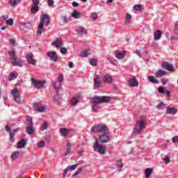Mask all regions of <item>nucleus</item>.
Returning a JSON list of instances; mask_svg holds the SVG:
<instances>
[{
  "label": "nucleus",
  "instance_id": "nucleus-29",
  "mask_svg": "<svg viewBox=\"0 0 178 178\" xmlns=\"http://www.w3.org/2000/svg\"><path fill=\"white\" fill-rule=\"evenodd\" d=\"M26 133L29 135H33L35 133V129L33 127V125H27L26 127Z\"/></svg>",
  "mask_w": 178,
  "mask_h": 178
},
{
  "label": "nucleus",
  "instance_id": "nucleus-30",
  "mask_svg": "<svg viewBox=\"0 0 178 178\" xmlns=\"http://www.w3.org/2000/svg\"><path fill=\"white\" fill-rule=\"evenodd\" d=\"M131 23V15L127 13L125 15L124 24L126 26L130 24Z\"/></svg>",
  "mask_w": 178,
  "mask_h": 178
},
{
  "label": "nucleus",
  "instance_id": "nucleus-23",
  "mask_svg": "<svg viewBox=\"0 0 178 178\" xmlns=\"http://www.w3.org/2000/svg\"><path fill=\"white\" fill-rule=\"evenodd\" d=\"M71 131L70 129H67L66 128H60L59 129V133L62 137H67L69 133Z\"/></svg>",
  "mask_w": 178,
  "mask_h": 178
},
{
  "label": "nucleus",
  "instance_id": "nucleus-54",
  "mask_svg": "<svg viewBox=\"0 0 178 178\" xmlns=\"http://www.w3.org/2000/svg\"><path fill=\"white\" fill-rule=\"evenodd\" d=\"M54 0H47L48 6H54Z\"/></svg>",
  "mask_w": 178,
  "mask_h": 178
},
{
  "label": "nucleus",
  "instance_id": "nucleus-39",
  "mask_svg": "<svg viewBox=\"0 0 178 178\" xmlns=\"http://www.w3.org/2000/svg\"><path fill=\"white\" fill-rule=\"evenodd\" d=\"M98 109H99V106L98 104H92V112H95V113H97V112H98Z\"/></svg>",
  "mask_w": 178,
  "mask_h": 178
},
{
  "label": "nucleus",
  "instance_id": "nucleus-18",
  "mask_svg": "<svg viewBox=\"0 0 178 178\" xmlns=\"http://www.w3.org/2000/svg\"><path fill=\"white\" fill-rule=\"evenodd\" d=\"M77 166H79V164H74L72 165L67 166L63 171V177H66L67 172H69V170H74Z\"/></svg>",
  "mask_w": 178,
  "mask_h": 178
},
{
  "label": "nucleus",
  "instance_id": "nucleus-50",
  "mask_svg": "<svg viewBox=\"0 0 178 178\" xmlns=\"http://www.w3.org/2000/svg\"><path fill=\"white\" fill-rule=\"evenodd\" d=\"M42 147H45V142H44V140H40L38 143V148H42Z\"/></svg>",
  "mask_w": 178,
  "mask_h": 178
},
{
  "label": "nucleus",
  "instance_id": "nucleus-45",
  "mask_svg": "<svg viewBox=\"0 0 178 178\" xmlns=\"http://www.w3.org/2000/svg\"><path fill=\"white\" fill-rule=\"evenodd\" d=\"M41 129L42 131L47 130V129H48V122L47 121L43 122Z\"/></svg>",
  "mask_w": 178,
  "mask_h": 178
},
{
  "label": "nucleus",
  "instance_id": "nucleus-25",
  "mask_svg": "<svg viewBox=\"0 0 178 178\" xmlns=\"http://www.w3.org/2000/svg\"><path fill=\"white\" fill-rule=\"evenodd\" d=\"M72 148V144L70 143H67L66 145V150L64 152V156H67V155H70L72 154V151L70 150Z\"/></svg>",
  "mask_w": 178,
  "mask_h": 178
},
{
  "label": "nucleus",
  "instance_id": "nucleus-32",
  "mask_svg": "<svg viewBox=\"0 0 178 178\" xmlns=\"http://www.w3.org/2000/svg\"><path fill=\"white\" fill-rule=\"evenodd\" d=\"M89 55H91V50L88 49L81 53V58H87Z\"/></svg>",
  "mask_w": 178,
  "mask_h": 178
},
{
  "label": "nucleus",
  "instance_id": "nucleus-26",
  "mask_svg": "<svg viewBox=\"0 0 178 178\" xmlns=\"http://www.w3.org/2000/svg\"><path fill=\"white\" fill-rule=\"evenodd\" d=\"M154 37L155 41H158L159 40H161V38L162 37V31L157 30L154 33Z\"/></svg>",
  "mask_w": 178,
  "mask_h": 178
},
{
  "label": "nucleus",
  "instance_id": "nucleus-4",
  "mask_svg": "<svg viewBox=\"0 0 178 178\" xmlns=\"http://www.w3.org/2000/svg\"><path fill=\"white\" fill-rule=\"evenodd\" d=\"M111 101V97L108 96H96L91 98V102L95 105H99V104H105L106 102H109Z\"/></svg>",
  "mask_w": 178,
  "mask_h": 178
},
{
  "label": "nucleus",
  "instance_id": "nucleus-6",
  "mask_svg": "<svg viewBox=\"0 0 178 178\" xmlns=\"http://www.w3.org/2000/svg\"><path fill=\"white\" fill-rule=\"evenodd\" d=\"M91 131L92 133H108L109 128L104 124H100L94 127H92Z\"/></svg>",
  "mask_w": 178,
  "mask_h": 178
},
{
  "label": "nucleus",
  "instance_id": "nucleus-19",
  "mask_svg": "<svg viewBox=\"0 0 178 178\" xmlns=\"http://www.w3.org/2000/svg\"><path fill=\"white\" fill-rule=\"evenodd\" d=\"M165 113L166 115H176L177 113V108L174 107H167Z\"/></svg>",
  "mask_w": 178,
  "mask_h": 178
},
{
  "label": "nucleus",
  "instance_id": "nucleus-8",
  "mask_svg": "<svg viewBox=\"0 0 178 178\" xmlns=\"http://www.w3.org/2000/svg\"><path fill=\"white\" fill-rule=\"evenodd\" d=\"M10 92L13 95V98L15 102H16V104H22V99L20 97V93L19 92V89H17V88H15L13 89Z\"/></svg>",
  "mask_w": 178,
  "mask_h": 178
},
{
  "label": "nucleus",
  "instance_id": "nucleus-27",
  "mask_svg": "<svg viewBox=\"0 0 178 178\" xmlns=\"http://www.w3.org/2000/svg\"><path fill=\"white\" fill-rule=\"evenodd\" d=\"M163 76H166V71H165L163 70H159L155 73V76L157 77V78L163 77Z\"/></svg>",
  "mask_w": 178,
  "mask_h": 178
},
{
  "label": "nucleus",
  "instance_id": "nucleus-13",
  "mask_svg": "<svg viewBox=\"0 0 178 178\" xmlns=\"http://www.w3.org/2000/svg\"><path fill=\"white\" fill-rule=\"evenodd\" d=\"M32 84L35 88H42V87H44V84H45V81H37L33 79Z\"/></svg>",
  "mask_w": 178,
  "mask_h": 178
},
{
  "label": "nucleus",
  "instance_id": "nucleus-15",
  "mask_svg": "<svg viewBox=\"0 0 178 178\" xmlns=\"http://www.w3.org/2000/svg\"><path fill=\"white\" fill-rule=\"evenodd\" d=\"M161 68L165 69V70H168L169 72H175V67H173V65L168 62L163 63L161 65Z\"/></svg>",
  "mask_w": 178,
  "mask_h": 178
},
{
  "label": "nucleus",
  "instance_id": "nucleus-9",
  "mask_svg": "<svg viewBox=\"0 0 178 178\" xmlns=\"http://www.w3.org/2000/svg\"><path fill=\"white\" fill-rule=\"evenodd\" d=\"M47 56L51 62H54V63H56L59 60V56L56 51H49L47 54Z\"/></svg>",
  "mask_w": 178,
  "mask_h": 178
},
{
  "label": "nucleus",
  "instance_id": "nucleus-2",
  "mask_svg": "<svg viewBox=\"0 0 178 178\" xmlns=\"http://www.w3.org/2000/svg\"><path fill=\"white\" fill-rule=\"evenodd\" d=\"M145 124H147V121L144 117H141L140 119L136 121V123L134 127L132 136H137L143 133V130L145 129Z\"/></svg>",
  "mask_w": 178,
  "mask_h": 178
},
{
  "label": "nucleus",
  "instance_id": "nucleus-20",
  "mask_svg": "<svg viewBox=\"0 0 178 178\" xmlns=\"http://www.w3.org/2000/svg\"><path fill=\"white\" fill-rule=\"evenodd\" d=\"M75 31L81 35H83V34H87V31L84 26H76Z\"/></svg>",
  "mask_w": 178,
  "mask_h": 178
},
{
  "label": "nucleus",
  "instance_id": "nucleus-17",
  "mask_svg": "<svg viewBox=\"0 0 178 178\" xmlns=\"http://www.w3.org/2000/svg\"><path fill=\"white\" fill-rule=\"evenodd\" d=\"M102 81L103 83L110 84L113 81V76H112V75H111L110 74H107L103 76Z\"/></svg>",
  "mask_w": 178,
  "mask_h": 178
},
{
  "label": "nucleus",
  "instance_id": "nucleus-49",
  "mask_svg": "<svg viewBox=\"0 0 178 178\" xmlns=\"http://www.w3.org/2000/svg\"><path fill=\"white\" fill-rule=\"evenodd\" d=\"M143 7V5L141 4H137L134 6V10H141V8Z\"/></svg>",
  "mask_w": 178,
  "mask_h": 178
},
{
  "label": "nucleus",
  "instance_id": "nucleus-11",
  "mask_svg": "<svg viewBox=\"0 0 178 178\" xmlns=\"http://www.w3.org/2000/svg\"><path fill=\"white\" fill-rule=\"evenodd\" d=\"M27 63L29 65H33V66H35L37 65V60L34 58V54L33 53H29L26 56Z\"/></svg>",
  "mask_w": 178,
  "mask_h": 178
},
{
  "label": "nucleus",
  "instance_id": "nucleus-14",
  "mask_svg": "<svg viewBox=\"0 0 178 178\" xmlns=\"http://www.w3.org/2000/svg\"><path fill=\"white\" fill-rule=\"evenodd\" d=\"M51 45L57 49L62 48L63 47V42L62 41V38H56L55 41L51 43Z\"/></svg>",
  "mask_w": 178,
  "mask_h": 178
},
{
  "label": "nucleus",
  "instance_id": "nucleus-28",
  "mask_svg": "<svg viewBox=\"0 0 178 178\" xmlns=\"http://www.w3.org/2000/svg\"><path fill=\"white\" fill-rule=\"evenodd\" d=\"M17 77H19V74L17 72H13L9 74L8 80L12 81V80H15V79H17Z\"/></svg>",
  "mask_w": 178,
  "mask_h": 178
},
{
  "label": "nucleus",
  "instance_id": "nucleus-55",
  "mask_svg": "<svg viewBox=\"0 0 178 178\" xmlns=\"http://www.w3.org/2000/svg\"><path fill=\"white\" fill-rule=\"evenodd\" d=\"M163 161L165 162V163H169V162H170V159L169 158V156H165L163 159Z\"/></svg>",
  "mask_w": 178,
  "mask_h": 178
},
{
  "label": "nucleus",
  "instance_id": "nucleus-47",
  "mask_svg": "<svg viewBox=\"0 0 178 178\" xmlns=\"http://www.w3.org/2000/svg\"><path fill=\"white\" fill-rule=\"evenodd\" d=\"M14 19L13 18L6 20V24L8 26H13Z\"/></svg>",
  "mask_w": 178,
  "mask_h": 178
},
{
  "label": "nucleus",
  "instance_id": "nucleus-62",
  "mask_svg": "<svg viewBox=\"0 0 178 178\" xmlns=\"http://www.w3.org/2000/svg\"><path fill=\"white\" fill-rule=\"evenodd\" d=\"M1 19H3V20H5L6 22V20H8L9 19V16H8V15H2L1 17Z\"/></svg>",
  "mask_w": 178,
  "mask_h": 178
},
{
  "label": "nucleus",
  "instance_id": "nucleus-46",
  "mask_svg": "<svg viewBox=\"0 0 178 178\" xmlns=\"http://www.w3.org/2000/svg\"><path fill=\"white\" fill-rule=\"evenodd\" d=\"M174 32L178 35V21L175 23Z\"/></svg>",
  "mask_w": 178,
  "mask_h": 178
},
{
  "label": "nucleus",
  "instance_id": "nucleus-35",
  "mask_svg": "<svg viewBox=\"0 0 178 178\" xmlns=\"http://www.w3.org/2000/svg\"><path fill=\"white\" fill-rule=\"evenodd\" d=\"M19 155H20L19 152H14L11 154L10 159L13 161H16V159H17V158H19Z\"/></svg>",
  "mask_w": 178,
  "mask_h": 178
},
{
  "label": "nucleus",
  "instance_id": "nucleus-33",
  "mask_svg": "<svg viewBox=\"0 0 178 178\" xmlns=\"http://www.w3.org/2000/svg\"><path fill=\"white\" fill-rule=\"evenodd\" d=\"M72 17L74 19H80V17H81V13H80V12H79V11L75 10L72 13Z\"/></svg>",
  "mask_w": 178,
  "mask_h": 178
},
{
  "label": "nucleus",
  "instance_id": "nucleus-64",
  "mask_svg": "<svg viewBox=\"0 0 178 178\" xmlns=\"http://www.w3.org/2000/svg\"><path fill=\"white\" fill-rule=\"evenodd\" d=\"M63 19L65 22V23H67V22H69V19H67V17L66 15H64L63 17Z\"/></svg>",
  "mask_w": 178,
  "mask_h": 178
},
{
  "label": "nucleus",
  "instance_id": "nucleus-59",
  "mask_svg": "<svg viewBox=\"0 0 178 178\" xmlns=\"http://www.w3.org/2000/svg\"><path fill=\"white\" fill-rule=\"evenodd\" d=\"M6 129V131H7L8 133L10 134L12 133V131H10V127H9V125H6L5 127Z\"/></svg>",
  "mask_w": 178,
  "mask_h": 178
},
{
  "label": "nucleus",
  "instance_id": "nucleus-48",
  "mask_svg": "<svg viewBox=\"0 0 178 178\" xmlns=\"http://www.w3.org/2000/svg\"><path fill=\"white\" fill-rule=\"evenodd\" d=\"M91 19L94 21L97 20L98 19V14L97 13H92L91 14Z\"/></svg>",
  "mask_w": 178,
  "mask_h": 178
},
{
  "label": "nucleus",
  "instance_id": "nucleus-41",
  "mask_svg": "<svg viewBox=\"0 0 178 178\" xmlns=\"http://www.w3.org/2000/svg\"><path fill=\"white\" fill-rule=\"evenodd\" d=\"M17 3H19L17 2V0H10V6L12 7V8H16Z\"/></svg>",
  "mask_w": 178,
  "mask_h": 178
},
{
  "label": "nucleus",
  "instance_id": "nucleus-34",
  "mask_svg": "<svg viewBox=\"0 0 178 178\" xmlns=\"http://www.w3.org/2000/svg\"><path fill=\"white\" fill-rule=\"evenodd\" d=\"M147 79L150 83H153V84H159V81L155 79L154 76H148Z\"/></svg>",
  "mask_w": 178,
  "mask_h": 178
},
{
  "label": "nucleus",
  "instance_id": "nucleus-42",
  "mask_svg": "<svg viewBox=\"0 0 178 178\" xmlns=\"http://www.w3.org/2000/svg\"><path fill=\"white\" fill-rule=\"evenodd\" d=\"M81 172H83V168H78L77 170L72 175V177H76V176H79V175H80V173H81Z\"/></svg>",
  "mask_w": 178,
  "mask_h": 178
},
{
  "label": "nucleus",
  "instance_id": "nucleus-3",
  "mask_svg": "<svg viewBox=\"0 0 178 178\" xmlns=\"http://www.w3.org/2000/svg\"><path fill=\"white\" fill-rule=\"evenodd\" d=\"M8 54L10 56L11 63L13 66H18L19 67H22L23 66V61L20 60V58H17L16 56V51L15 50H10L8 51Z\"/></svg>",
  "mask_w": 178,
  "mask_h": 178
},
{
  "label": "nucleus",
  "instance_id": "nucleus-5",
  "mask_svg": "<svg viewBox=\"0 0 178 178\" xmlns=\"http://www.w3.org/2000/svg\"><path fill=\"white\" fill-rule=\"evenodd\" d=\"M93 149L95 152H98L101 155H104L106 152V146L99 144L98 139H96L93 145Z\"/></svg>",
  "mask_w": 178,
  "mask_h": 178
},
{
  "label": "nucleus",
  "instance_id": "nucleus-63",
  "mask_svg": "<svg viewBox=\"0 0 178 178\" xmlns=\"http://www.w3.org/2000/svg\"><path fill=\"white\" fill-rule=\"evenodd\" d=\"M3 101H4V104H6V105H9V99L7 97H4Z\"/></svg>",
  "mask_w": 178,
  "mask_h": 178
},
{
  "label": "nucleus",
  "instance_id": "nucleus-24",
  "mask_svg": "<svg viewBox=\"0 0 178 178\" xmlns=\"http://www.w3.org/2000/svg\"><path fill=\"white\" fill-rule=\"evenodd\" d=\"M128 81L129 83V87H138V81H137L136 77L130 79Z\"/></svg>",
  "mask_w": 178,
  "mask_h": 178
},
{
  "label": "nucleus",
  "instance_id": "nucleus-57",
  "mask_svg": "<svg viewBox=\"0 0 178 178\" xmlns=\"http://www.w3.org/2000/svg\"><path fill=\"white\" fill-rule=\"evenodd\" d=\"M136 55L139 56V58H143V54L141 53L140 50H136Z\"/></svg>",
  "mask_w": 178,
  "mask_h": 178
},
{
  "label": "nucleus",
  "instance_id": "nucleus-61",
  "mask_svg": "<svg viewBox=\"0 0 178 178\" xmlns=\"http://www.w3.org/2000/svg\"><path fill=\"white\" fill-rule=\"evenodd\" d=\"M72 5L74 8H77L80 6V4L76 1L72 2Z\"/></svg>",
  "mask_w": 178,
  "mask_h": 178
},
{
  "label": "nucleus",
  "instance_id": "nucleus-60",
  "mask_svg": "<svg viewBox=\"0 0 178 178\" xmlns=\"http://www.w3.org/2000/svg\"><path fill=\"white\" fill-rule=\"evenodd\" d=\"M168 81H169V79H162V80H161V83H163V86H166Z\"/></svg>",
  "mask_w": 178,
  "mask_h": 178
},
{
  "label": "nucleus",
  "instance_id": "nucleus-1",
  "mask_svg": "<svg viewBox=\"0 0 178 178\" xmlns=\"http://www.w3.org/2000/svg\"><path fill=\"white\" fill-rule=\"evenodd\" d=\"M51 20H49V15L47 14H42L40 16V22L38 27V35H42V33L45 31V29H44V24L46 27H47V26H49Z\"/></svg>",
  "mask_w": 178,
  "mask_h": 178
},
{
  "label": "nucleus",
  "instance_id": "nucleus-36",
  "mask_svg": "<svg viewBox=\"0 0 178 178\" xmlns=\"http://www.w3.org/2000/svg\"><path fill=\"white\" fill-rule=\"evenodd\" d=\"M26 140L25 139H22L17 144V148H24L26 147Z\"/></svg>",
  "mask_w": 178,
  "mask_h": 178
},
{
  "label": "nucleus",
  "instance_id": "nucleus-21",
  "mask_svg": "<svg viewBox=\"0 0 178 178\" xmlns=\"http://www.w3.org/2000/svg\"><path fill=\"white\" fill-rule=\"evenodd\" d=\"M126 52H127V51L124 50L123 52L118 50L115 51V58L117 59H123V58H124V56H126Z\"/></svg>",
  "mask_w": 178,
  "mask_h": 178
},
{
  "label": "nucleus",
  "instance_id": "nucleus-12",
  "mask_svg": "<svg viewBox=\"0 0 178 178\" xmlns=\"http://www.w3.org/2000/svg\"><path fill=\"white\" fill-rule=\"evenodd\" d=\"M99 141L100 143H109L111 137H109L108 132H104L103 134L99 136Z\"/></svg>",
  "mask_w": 178,
  "mask_h": 178
},
{
  "label": "nucleus",
  "instance_id": "nucleus-22",
  "mask_svg": "<svg viewBox=\"0 0 178 178\" xmlns=\"http://www.w3.org/2000/svg\"><path fill=\"white\" fill-rule=\"evenodd\" d=\"M99 75L98 74H95V78H94V86L96 88H99L100 87V85L101 84V81H99Z\"/></svg>",
  "mask_w": 178,
  "mask_h": 178
},
{
  "label": "nucleus",
  "instance_id": "nucleus-58",
  "mask_svg": "<svg viewBox=\"0 0 178 178\" xmlns=\"http://www.w3.org/2000/svg\"><path fill=\"white\" fill-rule=\"evenodd\" d=\"M172 141L174 143H178V136H175L172 137Z\"/></svg>",
  "mask_w": 178,
  "mask_h": 178
},
{
  "label": "nucleus",
  "instance_id": "nucleus-51",
  "mask_svg": "<svg viewBox=\"0 0 178 178\" xmlns=\"http://www.w3.org/2000/svg\"><path fill=\"white\" fill-rule=\"evenodd\" d=\"M97 60H95V58H92L90 61V63L92 66H97Z\"/></svg>",
  "mask_w": 178,
  "mask_h": 178
},
{
  "label": "nucleus",
  "instance_id": "nucleus-16",
  "mask_svg": "<svg viewBox=\"0 0 178 178\" xmlns=\"http://www.w3.org/2000/svg\"><path fill=\"white\" fill-rule=\"evenodd\" d=\"M33 108L35 111H38V112H44L45 109H47V106H42L40 103H35L33 104Z\"/></svg>",
  "mask_w": 178,
  "mask_h": 178
},
{
  "label": "nucleus",
  "instance_id": "nucleus-31",
  "mask_svg": "<svg viewBox=\"0 0 178 178\" xmlns=\"http://www.w3.org/2000/svg\"><path fill=\"white\" fill-rule=\"evenodd\" d=\"M79 97H74L70 100V105L72 106H76V105H77V104H79Z\"/></svg>",
  "mask_w": 178,
  "mask_h": 178
},
{
  "label": "nucleus",
  "instance_id": "nucleus-52",
  "mask_svg": "<svg viewBox=\"0 0 178 178\" xmlns=\"http://www.w3.org/2000/svg\"><path fill=\"white\" fill-rule=\"evenodd\" d=\"M60 48H61L60 50V54H63V55H65V54L67 52V49L63 47Z\"/></svg>",
  "mask_w": 178,
  "mask_h": 178
},
{
  "label": "nucleus",
  "instance_id": "nucleus-10",
  "mask_svg": "<svg viewBox=\"0 0 178 178\" xmlns=\"http://www.w3.org/2000/svg\"><path fill=\"white\" fill-rule=\"evenodd\" d=\"M32 2L33 4L31 7V13L33 15H35V13H38V12L40 10V7L38 6L40 0H32Z\"/></svg>",
  "mask_w": 178,
  "mask_h": 178
},
{
  "label": "nucleus",
  "instance_id": "nucleus-40",
  "mask_svg": "<svg viewBox=\"0 0 178 178\" xmlns=\"http://www.w3.org/2000/svg\"><path fill=\"white\" fill-rule=\"evenodd\" d=\"M20 26H23V27H25L26 29H29V27H30V24H31V22H21L19 23Z\"/></svg>",
  "mask_w": 178,
  "mask_h": 178
},
{
  "label": "nucleus",
  "instance_id": "nucleus-38",
  "mask_svg": "<svg viewBox=\"0 0 178 178\" xmlns=\"http://www.w3.org/2000/svg\"><path fill=\"white\" fill-rule=\"evenodd\" d=\"M26 123L27 126H33V118L31 116H26Z\"/></svg>",
  "mask_w": 178,
  "mask_h": 178
},
{
  "label": "nucleus",
  "instance_id": "nucleus-37",
  "mask_svg": "<svg viewBox=\"0 0 178 178\" xmlns=\"http://www.w3.org/2000/svg\"><path fill=\"white\" fill-rule=\"evenodd\" d=\"M16 129H13V131H11V132H10V141H11L12 143H13V141H15V134H16Z\"/></svg>",
  "mask_w": 178,
  "mask_h": 178
},
{
  "label": "nucleus",
  "instance_id": "nucleus-7",
  "mask_svg": "<svg viewBox=\"0 0 178 178\" xmlns=\"http://www.w3.org/2000/svg\"><path fill=\"white\" fill-rule=\"evenodd\" d=\"M63 81V75L60 74L57 79V81L53 82V87L56 92H59V90H60V86H62V83Z\"/></svg>",
  "mask_w": 178,
  "mask_h": 178
},
{
  "label": "nucleus",
  "instance_id": "nucleus-43",
  "mask_svg": "<svg viewBox=\"0 0 178 178\" xmlns=\"http://www.w3.org/2000/svg\"><path fill=\"white\" fill-rule=\"evenodd\" d=\"M165 106H166V104L165 103H163V102H161L157 106H156V108L157 109H163V108H165Z\"/></svg>",
  "mask_w": 178,
  "mask_h": 178
},
{
  "label": "nucleus",
  "instance_id": "nucleus-56",
  "mask_svg": "<svg viewBox=\"0 0 178 178\" xmlns=\"http://www.w3.org/2000/svg\"><path fill=\"white\" fill-rule=\"evenodd\" d=\"M158 91L159 92H160V94H163L165 92V88H162V87H159L158 88Z\"/></svg>",
  "mask_w": 178,
  "mask_h": 178
},
{
  "label": "nucleus",
  "instance_id": "nucleus-53",
  "mask_svg": "<svg viewBox=\"0 0 178 178\" xmlns=\"http://www.w3.org/2000/svg\"><path fill=\"white\" fill-rule=\"evenodd\" d=\"M10 45H12L13 47H15V45H16V39L15 38H11L10 40Z\"/></svg>",
  "mask_w": 178,
  "mask_h": 178
},
{
  "label": "nucleus",
  "instance_id": "nucleus-44",
  "mask_svg": "<svg viewBox=\"0 0 178 178\" xmlns=\"http://www.w3.org/2000/svg\"><path fill=\"white\" fill-rule=\"evenodd\" d=\"M116 166H117V168H119L120 169H122V168H123V163H122V160L117 161Z\"/></svg>",
  "mask_w": 178,
  "mask_h": 178
}]
</instances>
